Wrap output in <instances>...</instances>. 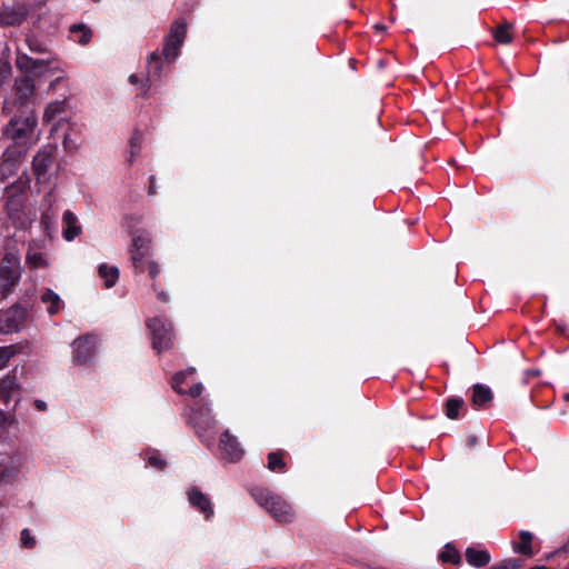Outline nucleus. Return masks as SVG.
<instances>
[{"instance_id": "nucleus-50", "label": "nucleus", "mask_w": 569, "mask_h": 569, "mask_svg": "<svg viewBox=\"0 0 569 569\" xmlns=\"http://www.w3.org/2000/svg\"><path fill=\"white\" fill-rule=\"evenodd\" d=\"M563 550H565V551L569 550V546H567V545H566V546L563 547Z\"/></svg>"}, {"instance_id": "nucleus-32", "label": "nucleus", "mask_w": 569, "mask_h": 569, "mask_svg": "<svg viewBox=\"0 0 569 569\" xmlns=\"http://www.w3.org/2000/svg\"><path fill=\"white\" fill-rule=\"evenodd\" d=\"M14 346L0 347V370L3 369L8 361L16 355Z\"/></svg>"}, {"instance_id": "nucleus-30", "label": "nucleus", "mask_w": 569, "mask_h": 569, "mask_svg": "<svg viewBox=\"0 0 569 569\" xmlns=\"http://www.w3.org/2000/svg\"><path fill=\"white\" fill-rule=\"evenodd\" d=\"M281 455V452H270L268 455V468L271 471H276L277 469H284L286 463Z\"/></svg>"}, {"instance_id": "nucleus-26", "label": "nucleus", "mask_w": 569, "mask_h": 569, "mask_svg": "<svg viewBox=\"0 0 569 569\" xmlns=\"http://www.w3.org/2000/svg\"><path fill=\"white\" fill-rule=\"evenodd\" d=\"M465 401L461 398H449L446 402V416L449 419H457L459 410L463 408Z\"/></svg>"}, {"instance_id": "nucleus-2", "label": "nucleus", "mask_w": 569, "mask_h": 569, "mask_svg": "<svg viewBox=\"0 0 569 569\" xmlns=\"http://www.w3.org/2000/svg\"><path fill=\"white\" fill-rule=\"evenodd\" d=\"M188 420L196 428L201 442H203L208 448L212 447L214 436L209 431L214 429L217 422L212 416L210 405L207 402H198L190 409Z\"/></svg>"}, {"instance_id": "nucleus-4", "label": "nucleus", "mask_w": 569, "mask_h": 569, "mask_svg": "<svg viewBox=\"0 0 569 569\" xmlns=\"http://www.w3.org/2000/svg\"><path fill=\"white\" fill-rule=\"evenodd\" d=\"M37 127V117L33 113L16 116L7 124L3 133L18 144H27L33 141Z\"/></svg>"}, {"instance_id": "nucleus-43", "label": "nucleus", "mask_w": 569, "mask_h": 569, "mask_svg": "<svg viewBox=\"0 0 569 569\" xmlns=\"http://www.w3.org/2000/svg\"><path fill=\"white\" fill-rule=\"evenodd\" d=\"M34 406L38 410H41V411L46 410V408H47V403L42 400H36Z\"/></svg>"}, {"instance_id": "nucleus-6", "label": "nucleus", "mask_w": 569, "mask_h": 569, "mask_svg": "<svg viewBox=\"0 0 569 569\" xmlns=\"http://www.w3.org/2000/svg\"><path fill=\"white\" fill-rule=\"evenodd\" d=\"M186 33L187 23L183 20H177L171 24L162 52L168 61H173L179 56Z\"/></svg>"}, {"instance_id": "nucleus-45", "label": "nucleus", "mask_w": 569, "mask_h": 569, "mask_svg": "<svg viewBox=\"0 0 569 569\" xmlns=\"http://www.w3.org/2000/svg\"><path fill=\"white\" fill-rule=\"evenodd\" d=\"M28 44H29L30 50H32V51H39L40 50V47L39 46H34L31 40H28Z\"/></svg>"}, {"instance_id": "nucleus-49", "label": "nucleus", "mask_w": 569, "mask_h": 569, "mask_svg": "<svg viewBox=\"0 0 569 569\" xmlns=\"http://www.w3.org/2000/svg\"><path fill=\"white\" fill-rule=\"evenodd\" d=\"M565 399H566L567 401H569V393H566V395H565Z\"/></svg>"}, {"instance_id": "nucleus-36", "label": "nucleus", "mask_w": 569, "mask_h": 569, "mask_svg": "<svg viewBox=\"0 0 569 569\" xmlns=\"http://www.w3.org/2000/svg\"><path fill=\"white\" fill-rule=\"evenodd\" d=\"M63 147L66 150H76L79 147V142L72 139L71 133H66L63 139Z\"/></svg>"}, {"instance_id": "nucleus-37", "label": "nucleus", "mask_w": 569, "mask_h": 569, "mask_svg": "<svg viewBox=\"0 0 569 569\" xmlns=\"http://www.w3.org/2000/svg\"><path fill=\"white\" fill-rule=\"evenodd\" d=\"M440 557H441L442 561H445V562H452V563L457 562L458 559H459V556H458L457 551L453 550V549L447 550V551L442 552L440 555Z\"/></svg>"}, {"instance_id": "nucleus-14", "label": "nucleus", "mask_w": 569, "mask_h": 569, "mask_svg": "<svg viewBox=\"0 0 569 569\" xmlns=\"http://www.w3.org/2000/svg\"><path fill=\"white\" fill-rule=\"evenodd\" d=\"M187 496L190 505L203 513L207 520L212 517L213 508L208 496L196 487L189 489Z\"/></svg>"}, {"instance_id": "nucleus-34", "label": "nucleus", "mask_w": 569, "mask_h": 569, "mask_svg": "<svg viewBox=\"0 0 569 569\" xmlns=\"http://www.w3.org/2000/svg\"><path fill=\"white\" fill-rule=\"evenodd\" d=\"M11 76V64L7 60H0V86L4 84Z\"/></svg>"}, {"instance_id": "nucleus-10", "label": "nucleus", "mask_w": 569, "mask_h": 569, "mask_svg": "<svg viewBox=\"0 0 569 569\" xmlns=\"http://www.w3.org/2000/svg\"><path fill=\"white\" fill-rule=\"evenodd\" d=\"M24 320V310L20 307H12L0 316V330L2 332L17 331Z\"/></svg>"}, {"instance_id": "nucleus-15", "label": "nucleus", "mask_w": 569, "mask_h": 569, "mask_svg": "<svg viewBox=\"0 0 569 569\" xmlns=\"http://www.w3.org/2000/svg\"><path fill=\"white\" fill-rule=\"evenodd\" d=\"M82 229L79 224L77 216L66 210L62 216V236L67 241H72L74 238L80 236Z\"/></svg>"}, {"instance_id": "nucleus-3", "label": "nucleus", "mask_w": 569, "mask_h": 569, "mask_svg": "<svg viewBox=\"0 0 569 569\" xmlns=\"http://www.w3.org/2000/svg\"><path fill=\"white\" fill-rule=\"evenodd\" d=\"M16 64L20 70L39 72L40 74L46 72H50L52 74L58 73L56 80L51 83V87H53L56 82L66 78L63 66L57 58L47 60L33 59L26 53L18 52Z\"/></svg>"}, {"instance_id": "nucleus-19", "label": "nucleus", "mask_w": 569, "mask_h": 569, "mask_svg": "<svg viewBox=\"0 0 569 569\" xmlns=\"http://www.w3.org/2000/svg\"><path fill=\"white\" fill-rule=\"evenodd\" d=\"M466 559L473 567H485L490 561V555L485 549L468 548L466 550Z\"/></svg>"}, {"instance_id": "nucleus-33", "label": "nucleus", "mask_w": 569, "mask_h": 569, "mask_svg": "<svg viewBox=\"0 0 569 569\" xmlns=\"http://www.w3.org/2000/svg\"><path fill=\"white\" fill-rule=\"evenodd\" d=\"M495 38L498 42L506 44L511 41L512 36L508 27H499L495 32Z\"/></svg>"}, {"instance_id": "nucleus-40", "label": "nucleus", "mask_w": 569, "mask_h": 569, "mask_svg": "<svg viewBox=\"0 0 569 569\" xmlns=\"http://www.w3.org/2000/svg\"><path fill=\"white\" fill-rule=\"evenodd\" d=\"M202 390H203L202 383L198 382V383L193 385L188 391L184 390L183 395L188 393L192 398H197L202 393Z\"/></svg>"}, {"instance_id": "nucleus-7", "label": "nucleus", "mask_w": 569, "mask_h": 569, "mask_svg": "<svg viewBox=\"0 0 569 569\" xmlns=\"http://www.w3.org/2000/svg\"><path fill=\"white\" fill-rule=\"evenodd\" d=\"M151 247V239L146 231H137L132 236L131 260L136 272H142L144 268V258L148 256Z\"/></svg>"}, {"instance_id": "nucleus-48", "label": "nucleus", "mask_w": 569, "mask_h": 569, "mask_svg": "<svg viewBox=\"0 0 569 569\" xmlns=\"http://www.w3.org/2000/svg\"><path fill=\"white\" fill-rule=\"evenodd\" d=\"M376 29H378V30H383V29H385V27H383V26H380V24H376Z\"/></svg>"}, {"instance_id": "nucleus-29", "label": "nucleus", "mask_w": 569, "mask_h": 569, "mask_svg": "<svg viewBox=\"0 0 569 569\" xmlns=\"http://www.w3.org/2000/svg\"><path fill=\"white\" fill-rule=\"evenodd\" d=\"M27 263L32 268H44L48 266L43 253L32 250H29L27 253Z\"/></svg>"}, {"instance_id": "nucleus-42", "label": "nucleus", "mask_w": 569, "mask_h": 569, "mask_svg": "<svg viewBox=\"0 0 569 569\" xmlns=\"http://www.w3.org/2000/svg\"><path fill=\"white\" fill-rule=\"evenodd\" d=\"M156 193V179L153 176L150 177L149 194Z\"/></svg>"}, {"instance_id": "nucleus-23", "label": "nucleus", "mask_w": 569, "mask_h": 569, "mask_svg": "<svg viewBox=\"0 0 569 569\" xmlns=\"http://www.w3.org/2000/svg\"><path fill=\"white\" fill-rule=\"evenodd\" d=\"M51 163V156L47 151H40L37 153V156L33 158V170L38 177L46 173L47 169L49 168Z\"/></svg>"}, {"instance_id": "nucleus-22", "label": "nucleus", "mask_w": 569, "mask_h": 569, "mask_svg": "<svg viewBox=\"0 0 569 569\" xmlns=\"http://www.w3.org/2000/svg\"><path fill=\"white\" fill-rule=\"evenodd\" d=\"M18 169V160L13 156V152H4L3 160L0 166V174L2 179H7L16 173Z\"/></svg>"}, {"instance_id": "nucleus-38", "label": "nucleus", "mask_w": 569, "mask_h": 569, "mask_svg": "<svg viewBox=\"0 0 569 569\" xmlns=\"http://www.w3.org/2000/svg\"><path fill=\"white\" fill-rule=\"evenodd\" d=\"M130 147H131L130 162H132L133 158L139 153V150H140V137L134 136L130 141Z\"/></svg>"}, {"instance_id": "nucleus-25", "label": "nucleus", "mask_w": 569, "mask_h": 569, "mask_svg": "<svg viewBox=\"0 0 569 569\" xmlns=\"http://www.w3.org/2000/svg\"><path fill=\"white\" fill-rule=\"evenodd\" d=\"M70 32L73 34H78L76 41L82 46L89 43L92 37V31L84 24H72L70 27Z\"/></svg>"}, {"instance_id": "nucleus-47", "label": "nucleus", "mask_w": 569, "mask_h": 569, "mask_svg": "<svg viewBox=\"0 0 569 569\" xmlns=\"http://www.w3.org/2000/svg\"><path fill=\"white\" fill-rule=\"evenodd\" d=\"M149 79L147 80V82H143L142 83V88H143V93H146L148 91V89L150 88V84H149Z\"/></svg>"}, {"instance_id": "nucleus-13", "label": "nucleus", "mask_w": 569, "mask_h": 569, "mask_svg": "<svg viewBox=\"0 0 569 569\" xmlns=\"http://www.w3.org/2000/svg\"><path fill=\"white\" fill-rule=\"evenodd\" d=\"M97 340L93 336H84L73 342L74 360L78 363H86L94 352Z\"/></svg>"}, {"instance_id": "nucleus-16", "label": "nucleus", "mask_w": 569, "mask_h": 569, "mask_svg": "<svg viewBox=\"0 0 569 569\" xmlns=\"http://www.w3.org/2000/svg\"><path fill=\"white\" fill-rule=\"evenodd\" d=\"M14 89L21 104H24L34 92V81L30 76H23L16 79Z\"/></svg>"}, {"instance_id": "nucleus-17", "label": "nucleus", "mask_w": 569, "mask_h": 569, "mask_svg": "<svg viewBox=\"0 0 569 569\" xmlns=\"http://www.w3.org/2000/svg\"><path fill=\"white\" fill-rule=\"evenodd\" d=\"M492 392L489 387L477 383L472 387L471 401L473 407L478 409L486 408V406L492 400Z\"/></svg>"}, {"instance_id": "nucleus-31", "label": "nucleus", "mask_w": 569, "mask_h": 569, "mask_svg": "<svg viewBox=\"0 0 569 569\" xmlns=\"http://www.w3.org/2000/svg\"><path fill=\"white\" fill-rule=\"evenodd\" d=\"M148 465L158 469L162 470L166 467V461L162 458V456L158 451H148Z\"/></svg>"}, {"instance_id": "nucleus-39", "label": "nucleus", "mask_w": 569, "mask_h": 569, "mask_svg": "<svg viewBox=\"0 0 569 569\" xmlns=\"http://www.w3.org/2000/svg\"><path fill=\"white\" fill-rule=\"evenodd\" d=\"M520 567V560L518 559H509L503 561L501 565L493 569H517Z\"/></svg>"}, {"instance_id": "nucleus-35", "label": "nucleus", "mask_w": 569, "mask_h": 569, "mask_svg": "<svg viewBox=\"0 0 569 569\" xmlns=\"http://www.w3.org/2000/svg\"><path fill=\"white\" fill-rule=\"evenodd\" d=\"M20 541L22 547L32 548L36 545L34 538L28 529H23L20 535Z\"/></svg>"}, {"instance_id": "nucleus-12", "label": "nucleus", "mask_w": 569, "mask_h": 569, "mask_svg": "<svg viewBox=\"0 0 569 569\" xmlns=\"http://www.w3.org/2000/svg\"><path fill=\"white\" fill-rule=\"evenodd\" d=\"M20 398V387L12 375H7L0 379V401L8 405L10 401L18 402Z\"/></svg>"}, {"instance_id": "nucleus-8", "label": "nucleus", "mask_w": 569, "mask_h": 569, "mask_svg": "<svg viewBox=\"0 0 569 569\" xmlns=\"http://www.w3.org/2000/svg\"><path fill=\"white\" fill-rule=\"evenodd\" d=\"M21 277L20 258L16 253H7L0 269V278L3 281V293L13 287Z\"/></svg>"}, {"instance_id": "nucleus-27", "label": "nucleus", "mask_w": 569, "mask_h": 569, "mask_svg": "<svg viewBox=\"0 0 569 569\" xmlns=\"http://www.w3.org/2000/svg\"><path fill=\"white\" fill-rule=\"evenodd\" d=\"M196 372V369L194 368H188L187 370L184 371H180L178 373H176L173 377H172V381H171V387L172 389L180 393V395H183L184 393V390L181 388V383L184 381V379L188 377V376H191Z\"/></svg>"}, {"instance_id": "nucleus-46", "label": "nucleus", "mask_w": 569, "mask_h": 569, "mask_svg": "<svg viewBox=\"0 0 569 569\" xmlns=\"http://www.w3.org/2000/svg\"><path fill=\"white\" fill-rule=\"evenodd\" d=\"M157 295H158V298H159L160 300H162V301H167V296L164 295V292H163V291H159Z\"/></svg>"}, {"instance_id": "nucleus-28", "label": "nucleus", "mask_w": 569, "mask_h": 569, "mask_svg": "<svg viewBox=\"0 0 569 569\" xmlns=\"http://www.w3.org/2000/svg\"><path fill=\"white\" fill-rule=\"evenodd\" d=\"M162 63L160 56L157 52H152L148 60V74L150 77H159L161 73Z\"/></svg>"}, {"instance_id": "nucleus-5", "label": "nucleus", "mask_w": 569, "mask_h": 569, "mask_svg": "<svg viewBox=\"0 0 569 569\" xmlns=\"http://www.w3.org/2000/svg\"><path fill=\"white\" fill-rule=\"evenodd\" d=\"M147 327L151 332L153 349L158 353L168 350L172 346L173 333L171 322L154 317L147 321Z\"/></svg>"}, {"instance_id": "nucleus-20", "label": "nucleus", "mask_w": 569, "mask_h": 569, "mask_svg": "<svg viewBox=\"0 0 569 569\" xmlns=\"http://www.w3.org/2000/svg\"><path fill=\"white\" fill-rule=\"evenodd\" d=\"M41 301L47 305V310L50 315H56L63 308L61 298L50 289H47L42 296Z\"/></svg>"}, {"instance_id": "nucleus-41", "label": "nucleus", "mask_w": 569, "mask_h": 569, "mask_svg": "<svg viewBox=\"0 0 569 569\" xmlns=\"http://www.w3.org/2000/svg\"><path fill=\"white\" fill-rule=\"evenodd\" d=\"M147 266H148V272L151 278H156L159 276L160 267L156 261L150 260V261H148Z\"/></svg>"}, {"instance_id": "nucleus-9", "label": "nucleus", "mask_w": 569, "mask_h": 569, "mask_svg": "<svg viewBox=\"0 0 569 569\" xmlns=\"http://www.w3.org/2000/svg\"><path fill=\"white\" fill-rule=\"evenodd\" d=\"M219 448L224 455V459L229 462H237L243 457V449L239 443L237 437L231 435L229 430H226L219 442Z\"/></svg>"}, {"instance_id": "nucleus-1", "label": "nucleus", "mask_w": 569, "mask_h": 569, "mask_svg": "<svg viewBox=\"0 0 569 569\" xmlns=\"http://www.w3.org/2000/svg\"><path fill=\"white\" fill-rule=\"evenodd\" d=\"M254 501L262 507L276 521L291 522L293 511L291 506L279 495L264 488H253L250 491Z\"/></svg>"}, {"instance_id": "nucleus-21", "label": "nucleus", "mask_w": 569, "mask_h": 569, "mask_svg": "<svg viewBox=\"0 0 569 569\" xmlns=\"http://www.w3.org/2000/svg\"><path fill=\"white\" fill-rule=\"evenodd\" d=\"M99 276L104 281L106 288H111L116 284L119 278V270L114 266L102 263L98 269Z\"/></svg>"}, {"instance_id": "nucleus-24", "label": "nucleus", "mask_w": 569, "mask_h": 569, "mask_svg": "<svg viewBox=\"0 0 569 569\" xmlns=\"http://www.w3.org/2000/svg\"><path fill=\"white\" fill-rule=\"evenodd\" d=\"M520 541L513 546V549L516 552L525 555V556H531L532 555V548H531V540H532V533L529 531H521L519 535Z\"/></svg>"}, {"instance_id": "nucleus-18", "label": "nucleus", "mask_w": 569, "mask_h": 569, "mask_svg": "<svg viewBox=\"0 0 569 569\" xmlns=\"http://www.w3.org/2000/svg\"><path fill=\"white\" fill-rule=\"evenodd\" d=\"M66 113V102L64 101H54L47 106L43 114V120L46 122H51L57 120L58 122L62 120H67Z\"/></svg>"}, {"instance_id": "nucleus-44", "label": "nucleus", "mask_w": 569, "mask_h": 569, "mask_svg": "<svg viewBox=\"0 0 569 569\" xmlns=\"http://www.w3.org/2000/svg\"><path fill=\"white\" fill-rule=\"evenodd\" d=\"M129 82L132 83V84H137L140 82L139 78L136 76V74H131L129 77Z\"/></svg>"}, {"instance_id": "nucleus-11", "label": "nucleus", "mask_w": 569, "mask_h": 569, "mask_svg": "<svg viewBox=\"0 0 569 569\" xmlns=\"http://www.w3.org/2000/svg\"><path fill=\"white\" fill-rule=\"evenodd\" d=\"M27 17V10L21 4H3L0 8V22L6 26H19Z\"/></svg>"}]
</instances>
